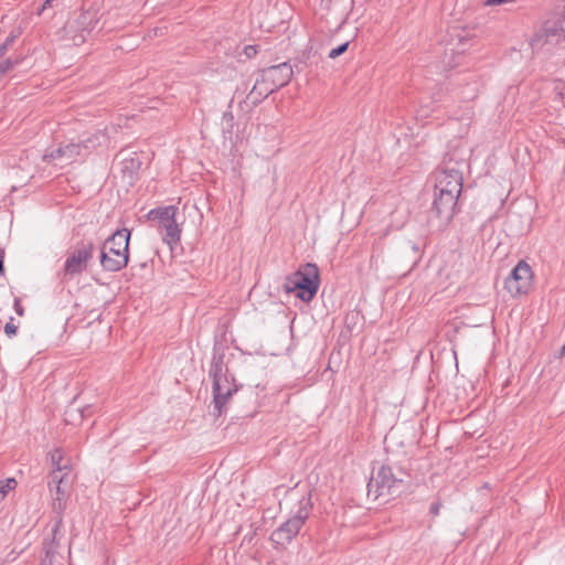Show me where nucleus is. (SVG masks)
<instances>
[{"mask_svg": "<svg viewBox=\"0 0 565 565\" xmlns=\"http://www.w3.org/2000/svg\"><path fill=\"white\" fill-rule=\"evenodd\" d=\"M445 180L446 179L444 177H438L435 174V191L444 194L447 193L458 199L462 190V183H456L454 186L449 181Z\"/></svg>", "mask_w": 565, "mask_h": 565, "instance_id": "obj_16", "label": "nucleus"}, {"mask_svg": "<svg viewBox=\"0 0 565 565\" xmlns=\"http://www.w3.org/2000/svg\"><path fill=\"white\" fill-rule=\"evenodd\" d=\"M107 139H108L107 135L104 131L99 130L96 134L92 135V137L82 140L81 143L71 142V143L63 146L65 160L72 161L77 156L81 154L82 148H85V149L96 148L98 146H102L103 142H105Z\"/></svg>", "mask_w": 565, "mask_h": 565, "instance_id": "obj_13", "label": "nucleus"}, {"mask_svg": "<svg viewBox=\"0 0 565 565\" xmlns=\"http://www.w3.org/2000/svg\"><path fill=\"white\" fill-rule=\"evenodd\" d=\"M440 507H441V503L439 501L431 503V505L429 508L430 514L434 516H437L439 514Z\"/></svg>", "mask_w": 565, "mask_h": 565, "instance_id": "obj_30", "label": "nucleus"}, {"mask_svg": "<svg viewBox=\"0 0 565 565\" xmlns=\"http://www.w3.org/2000/svg\"><path fill=\"white\" fill-rule=\"evenodd\" d=\"M349 42H345V43H342L340 45H338L337 47L332 49L330 52H329V57L330 58H337L338 56H340L341 54H343L348 47H349Z\"/></svg>", "mask_w": 565, "mask_h": 565, "instance_id": "obj_24", "label": "nucleus"}, {"mask_svg": "<svg viewBox=\"0 0 565 565\" xmlns=\"http://www.w3.org/2000/svg\"><path fill=\"white\" fill-rule=\"evenodd\" d=\"M402 253L413 265H416L422 258L423 244L407 242V244L403 246Z\"/></svg>", "mask_w": 565, "mask_h": 565, "instance_id": "obj_17", "label": "nucleus"}, {"mask_svg": "<svg viewBox=\"0 0 565 565\" xmlns=\"http://www.w3.org/2000/svg\"><path fill=\"white\" fill-rule=\"evenodd\" d=\"M50 457H51V462H52V466L54 467V470L52 472V475H56L55 472L58 471V472H62L64 470H68V466L66 463H63V451L61 448H55L54 450H52L50 452Z\"/></svg>", "mask_w": 565, "mask_h": 565, "instance_id": "obj_18", "label": "nucleus"}, {"mask_svg": "<svg viewBox=\"0 0 565 565\" xmlns=\"http://www.w3.org/2000/svg\"><path fill=\"white\" fill-rule=\"evenodd\" d=\"M222 350L214 348L209 375L213 380V415L221 416L226 411V404L238 391L235 379L228 372Z\"/></svg>", "mask_w": 565, "mask_h": 565, "instance_id": "obj_1", "label": "nucleus"}, {"mask_svg": "<svg viewBox=\"0 0 565 565\" xmlns=\"http://www.w3.org/2000/svg\"><path fill=\"white\" fill-rule=\"evenodd\" d=\"M407 473L402 469L393 471L390 466L382 465L367 482V495L376 500L380 497L394 495L401 491Z\"/></svg>", "mask_w": 565, "mask_h": 565, "instance_id": "obj_5", "label": "nucleus"}, {"mask_svg": "<svg viewBox=\"0 0 565 565\" xmlns=\"http://www.w3.org/2000/svg\"><path fill=\"white\" fill-rule=\"evenodd\" d=\"M262 73L264 82L270 84L276 92L286 86L294 75L292 66L287 62L264 68Z\"/></svg>", "mask_w": 565, "mask_h": 565, "instance_id": "obj_12", "label": "nucleus"}, {"mask_svg": "<svg viewBox=\"0 0 565 565\" xmlns=\"http://www.w3.org/2000/svg\"><path fill=\"white\" fill-rule=\"evenodd\" d=\"M466 161L462 153L458 149L449 150L439 167L436 171V175L444 177L446 180L451 183V185H456V183H462L463 181V172L462 168L465 167Z\"/></svg>", "mask_w": 565, "mask_h": 565, "instance_id": "obj_10", "label": "nucleus"}, {"mask_svg": "<svg viewBox=\"0 0 565 565\" xmlns=\"http://www.w3.org/2000/svg\"><path fill=\"white\" fill-rule=\"evenodd\" d=\"M313 509L310 494L302 495L296 512L277 527L270 535L273 543L284 545L290 543L300 532Z\"/></svg>", "mask_w": 565, "mask_h": 565, "instance_id": "obj_4", "label": "nucleus"}, {"mask_svg": "<svg viewBox=\"0 0 565 565\" xmlns=\"http://www.w3.org/2000/svg\"><path fill=\"white\" fill-rule=\"evenodd\" d=\"M0 77H2V75L0 74Z\"/></svg>", "mask_w": 565, "mask_h": 565, "instance_id": "obj_36", "label": "nucleus"}, {"mask_svg": "<svg viewBox=\"0 0 565 565\" xmlns=\"http://www.w3.org/2000/svg\"><path fill=\"white\" fill-rule=\"evenodd\" d=\"M13 307H14V311L17 312V315H19V316H23V315H24V308H23V306L21 305V301H20V299H19V298H15V299H14V305H13Z\"/></svg>", "mask_w": 565, "mask_h": 565, "instance_id": "obj_29", "label": "nucleus"}, {"mask_svg": "<svg viewBox=\"0 0 565 565\" xmlns=\"http://www.w3.org/2000/svg\"><path fill=\"white\" fill-rule=\"evenodd\" d=\"M39 565H53V561L50 557H43Z\"/></svg>", "mask_w": 565, "mask_h": 565, "instance_id": "obj_32", "label": "nucleus"}, {"mask_svg": "<svg viewBox=\"0 0 565 565\" xmlns=\"http://www.w3.org/2000/svg\"><path fill=\"white\" fill-rule=\"evenodd\" d=\"M95 244L92 239H82L76 243L71 252H68L64 262L62 277L63 280L73 279L75 276L82 275L93 259Z\"/></svg>", "mask_w": 565, "mask_h": 565, "instance_id": "obj_6", "label": "nucleus"}, {"mask_svg": "<svg viewBox=\"0 0 565 565\" xmlns=\"http://www.w3.org/2000/svg\"><path fill=\"white\" fill-rule=\"evenodd\" d=\"M99 18L97 11H82L75 19L66 22L64 32L66 39L74 45H81L85 42L86 36L95 29Z\"/></svg>", "mask_w": 565, "mask_h": 565, "instance_id": "obj_8", "label": "nucleus"}, {"mask_svg": "<svg viewBox=\"0 0 565 565\" xmlns=\"http://www.w3.org/2000/svg\"><path fill=\"white\" fill-rule=\"evenodd\" d=\"M276 89H271V85L264 82L263 73L260 74V78L256 81L255 85L253 86L249 97H253V103H258L266 97H268L270 94L275 93Z\"/></svg>", "mask_w": 565, "mask_h": 565, "instance_id": "obj_15", "label": "nucleus"}, {"mask_svg": "<svg viewBox=\"0 0 565 565\" xmlns=\"http://www.w3.org/2000/svg\"><path fill=\"white\" fill-rule=\"evenodd\" d=\"M532 277L531 267L524 260H521L507 277L504 288L513 297L524 295L531 287Z\"/></svg>", "mask_w": 565, "mask_h": 565, "instance_id": "obj_11", "label": "nucleus"}, {"mask_svg": "<svg viewBox=\"0 0 565 565\" xmlns=\"http://www.w3.org/2000/svg\"><path fill=\"white\" fill-rule=\"evenodd\" d=\"M6 52H7V43H2L0 45V60L4 56Z\"/></svg>", "mask_w": 565, "mask_h": 565, "instance_id": "obj_33", "label": "nucleus"}, {"mask_svg": "<svg viewBox=\"0 0 565 565\" xmlns=\"http://www.w3.org/2000/svg\"><path fill=\"white\" fill-rule=\"evenodd\" d=\"M79 33H81V30L74 31L72 34H79Z\"/></svg>", "mask_w": 565, "mask_h": 565, "instance_id": "obj_35", "label": "nucleus"}, {"mask_svg": "<svg viewBox=\"0 0 565 565\" xmlns=\"http://www.w3.org/2000/svg\"><path fill=\"white\" fill-rule=\"evenodd\" d=\"M457 203L455 196L435 191L429 221L439 230L446 227L455 216Z\"/></svg>", "mask_w": 565, "mask_h": 565, "instance_id": "obj_9", "label": "nucleus"}, {"mask_svg": "<svg viewBox=\"0 0 565 565\" xmlns=\"http://www.w3.org/2000/svg\"><path fill=\"white\" fill-rule=\"evenodd\" d=\"M17 480L14 478H7L0 480V500L3 499L7 493L17 488Z\"/></svg>", "mask_w": 565, "mask_h": 565, "instance_id": "obj_19", "label": "nucleus"}, {"mask_svg": "<svg viewBox=\"0 0 565 565\" xmlns=\"http://www.w3.org/2000/svg\"><path fill=\"white\" fill-rule=\"evenodd\" d=\"M233 114L231 111H226L223 114V121L227 125V127H233Z\"/></svg>", "mask_w": 565, "mask_h": 565, "instance_id": "obj_28", "label": "nucleus"}, {"mask_svg": "<svg viewBox=\"0 0 565 565\" xmlns=\"http://www.w3.org/2000/svg\"><path fill=\"white\" fill-rule=\"evenodd\" d=\"M4 333L12 338L18 333V326L14 323V319L11 317L4 326Z\"/></svg>", "mask_w": 565, "mask_h": 565, "instance_id": "obj_23", "label": "nucleus"}, {"mask_svg": "<svg viewBox=\"0 0 565 565\" xmlns=\"http://www.w3.org/2000/svg\"><path fill=\"white\" fill-rule=\"evenodd\" d=\"M63 526V518L54 516V525L52 527V537L50 541H45L43 543L44 557H50L53 561L55 554L57 553V548L60 546V541L63 537L62 534Z\"/></svg>", "mask_w": 565, "mask_h": 565, "instance_id": "obj_14", "label": "nucleus"}, {"mask_svg": "<svg viewBox=\"0 0 565 565\" xmlns=\"http://www.w3.org/2000/svg\"><path fill=\"white\" fill-rule=\"evenodd\" d=\"M122 164H124V169L128 170V169L139 168L141 163L139 160L131 158L129 160H125L122 162Z\"/></svg>", "mask_w": 565, "mask_h": 565, "instance_id": "obj_27", "label": "nucleus"}, {"mask_svg": "<svg viewBox=\"0 0 565 565\" xmlns=\"http://www.w3.org/2000/svg\"><path fill=\"white\" fill-rule=\"evenodd\" d=\"M57 159H65L63 147L47 150L43 156L44 161H53V160H57Z\"/></svg>", "mask_w": 565, "mask_h": 565, "instance_id": "obj_21", "label": "nucleus"}, {"mask_svg": "<svg viewBox=\"0 0 565 565\" xmlns=\"http://www.w3.org/2000/svg\"><path fill=\"white\" fill-rule=\"evenodd\" d=\"M178 207L173 205L153 209L148 213L149 220L158 221L162 228V239L169 245L178 244L181 237V230L175 220Z\"/></svg>", "mask_w": 565, "mask_h": 565, "instance_id": "obj_7", "label": "nucleus"}, {"mask_svg": "<svg viewBox=\"0 0 565 565\" xmlns=\"http://www.w3.org/2000/svg\"><path fill=\"white\" fill-rule=\"evenodd\" d=\"M14 38H8L3 43H7V47L13 42Z\"/></svg>", "mask_w": 565, "mask_h": 565, "instance_id": "obj_34", "label": "nucleus"}, {"mask_svg": "<svg viewBox=\"0 0 565 565\" xmlns=\"http://www.w3.org/2000/svg\"><path fill=\"white\" fill-rule=\"evenodd\" d=\"M18 63L17 60H11L10 57L9 58H6V60H0V74L2 76H4L10 70H12L14 67V65Z\"/></svg>", "mask_w": 565, "mask_h": 565, "instance_id": "obj_22", "label": "nucleus"}, {"mask_svg": "<svg viewBox=\"0 0 565 565\" xmlns=\"http://www.w3.org/2000/svg\"><path fill=\"white\" fill-rule=\"evenodd\" d=\"M320 285V273L316 264L307 263L298 270L287 276L284 282V290L287 294H295L302 301H311Z\"/></svg>", "mask_w": 565, "mask_h": 565, "instance_id": "obj_3", "label": "nucleus"}, {"mask_svg": "<svg viewBox=\"0 0 565 565\" xmlns=\"http://www.w3.org/2000/svg\"><path fill=\"white\" fill-rule=\"evenodd\" d=\"M65 508H66V500H65V498L55 497L53 499L52 509H53V512L55 513V516H62L63 518V512H64Z\"/></svg>", "mask_w": 565, "mask_h": 565, "instance_id": "obj_20", "label": "nucleus"}, {"mask_svg": "<svg viewBox=\"0 0 565 565\" xmlns=\"http://www.w3.org/2000/svg\"><path fill=\"white\" fill-rule=\"evenodd\" d=\"M4 255H6L4 249L0 248V275L4 274V266H3Z\"/></svg>", "mask_w": 565, "mask_h": 565, "instance_id": "obj_31", "label": "nucleus"}, {"mask_svg": "<svg viewBox=\"0 0 565 565\" xmlns=\"http://www.w3.org/2000/svg\"><path fill=\"white\" fill-rule=\"evenodd\" d=\"M257 53H258V45H246L244 47V54L246 55L247 58H252V57L256 56Z\"/></svg>", "mask_w": 565, "mask_h": 565, "instance_id": "obj_26", "label": "nucleus"}, {"mask_svg": "<svg viewBox=\"0 0 565 565\" xmlns=\"http://www.w3.org/2000/svg\"><path fill=\"white\" fill-rule=\"evenodd\" d=\"M51 476H52V481L57 483L56 487H55V489H56V497L65 498L64 492H63V490L61 488V483L63 482L64 476L58 477L57 475H54V473L51 475Z\"/></svg>", "mask_w": 565, "mask_h": 565, "instance_id": "obj_25", "label": "nucleus"}, {"mask_svg": "<svg viewBox=\"0 0 565 565\" xmlns=\"http://www.w3.org/2000/svg\"><path fill=\"white\" fill-rule=\"evenodd\" d=\"M130 235L128 228H120L103 243L99 263L104 270L116 273L128 265Z\"/></svg>", "mask_w": 565, "mask_h": 565, "instance_id": "obj_2", "label": "nucleus"}]
</instances>
